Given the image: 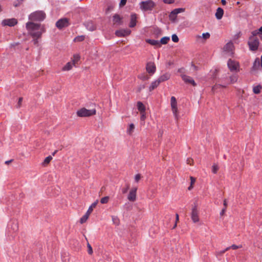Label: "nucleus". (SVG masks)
Segmentation results:
<instances>
[{
	"label": "nucleus",
	"mask_w": 262,
	"mask_h": 262,
	"mask_svg": "<svg viewBox=\"0 0 262 262\" xmlns=\"http://www.w3.org/2000/svg\"><path fill=\"white\" fill-rule=\"evenodd\" d=\"M210 33L208 32H206V33H203L202 34V37L204 39H207L210 37Z\"/></svg>",
	"instance_id": "47"
},
{
	"label": "nucleus",
	"mask_w": 262,
	"mask_h": 262,
	"mask_svg": "<svg viewBox=\"0 0 262 262\" xmlns=\"http://www.w3.org/2000/svg\"><path fill=\"white\" fill-rule=\"evenodd\" d=\"M46 28L44 25H41V27L38 31H36V32H40L41 33V36H42V34L43 33H45L46 32Z\"/></svg>",
	"instance_id": "42"
},
{
	"label": "nucleus",
	"mask_w": 262,
	"mask_h": 262,
	"mask_svg": "<svg viewBox=\"0 0 262 262\" xmlns=\"http://www.w3.org/2000/svg\"><path fill=\"white\" fill-rule=\"evenodd\" d=\"M171 110L176 119L179 118V111L177 107V101L175 97L172 96L170 99Z\"/></svg>",
	"instance_id": "9"
},
{
	"label": "nucleus",
	"mask_w": 262,
	"mask_h": 262,
	"mask_svg": "<svg viewBox=\"0 0 262 262\" xmlns=\"http://www.w3.org/2000/svg\"><path fill=\"white\" fill-rule=\"evenodd\" d=\"M234 49V46L233 45V43L230 41L228 42H227L224 47L223 49L224 51L227 52H230V55L232 57H233V55L234 54V52L233 51V49Z\"/></svg>",
	"instance_id": "14"
},
{
	"label": "nucleus",
	"mask_w": 262,
	"mask_h": 262,
	"mask_svg": "<svg viewBox=\"0 0 262 262\" xmlns=\"http://www.w3.org/2000/svg\"><path fill=\"white\" fill-rule=\"evenodd\" d=\"M230 249V248H226V249H225L224 250H221L220 251H219L218 252L219 254L220 255H222L224 253H225L226 251H228V250Z\"/></svg>",
	"instance_id": "58"
},
{
	"label": "nucleus",
	"mask_w": 262,
	"mask_h": 262,
	"mask_svg": "<svg viewBox=\"0 0 262 262\" xmlns=\"http://www.w3.org/2000/svg\"><path fill=\"white\" fill-rule=\"evenodd\" d=\"M251 34H252V35L249 37V40H250L255 38L254 36L257 35L258 34H259V33H258V30H255V31H252Z\"/></svg>",
	"instance_id": "40"
},
{
	"label": "nucleus",
	"mask_w": 262,
	"mask_h": 262,
	"mask_svg": "<svg viewBox=\"0 0 262 262\" xmlns=\"http://www.w3.org/2000/svg\"><path fill=\"white\" fill-rule=\"evenodd\" d=\"M238 77V75L236 74L232 75L230 77V82L231 83H234L236 82L237 81Z\"/></svg>",
	"instance_id": "37"
},
{
	"label": "nucleus",
	"mask_w": 262,
	"mask_h": 262,
	"mask_svg": "<svg viewBox=\"0 0 262 262\" xmlns=\"http://www.w3.org/2000/svg\"><path fill=\"white\" fill-rule=\"evenodd\" d=\"M171 39L172 41H173L174 42H178L179 41V38L176 34H173L172 35Z\"/></svg>",
	"instance_id": "43"
},
{
	"label": "nucleus",
	"mask_w": 262,
	"mask_h": 262,
	"mask_svg": "<svg viewBox=\"0 0 262 262\" xmlns=\"http://www.w3.org/2000/svg\"><path fill=\"white\" fill-rule=\"evenodd\" d=\"M33 39L32 40L34 45H38V39L40 38L41 33L40 32L31 33L30 35Z\"/></svg>",
	"instance_id": "18"
},
{
	"label": "nucleus",
	"mask_w": 262,
	"mask_h": 262,
	"mask_svg": "<svg viewBox=\"0 0 262 262\" xmlns=\"http://www.w3.org/2000/svg\"><path fill=\"white\" fill-rule=\"evenodd\" d=\"M174 64V62L173 61H169L168 62H167V64H166V67L168 68V67H169L171 66H173Z\"/></svg>",
	"instance_id": "62"
},
{
	"label": "nucleus",
	"mask_w": 262,
	"mask_h": 262,
	"mask_svg": "<svg viewBox=\"0 0 262 262\" xmlns=\"http://www.w3.org/2000/svg\"><path fill=\"white\" fill-rule=\"evenodd\" d=\"M137 14L136 13H132L130 15V19L129 24V27L130 28H134L137 25Z\"/></svg>",
	"instance_id": "20"
},
{
	"label": "nucleus",
	"mask_w": 262,
	"mask_h": 262,
	"mask_svg": "<svg viewBox=\"0 0 262 262\" xmlns=\"http://www.w3.org/2000/svg\"><path fill=\"white\" fill-rule=\"evenodd\" d=\"M137 190V187L133 188L130 190L127 196V199L129 201L134 202L136 200Z\"/></svg>",
	"instance_id": "16"
},
{
	"label": "nucleus",
	"mask_w": 262,
	"mask_h": 262,
	"mask_svg": "<svg viewBox=\"0 0 262 262\" xmlns=\"http://www.w3.org/2000/svg\"><path fill=\"white\" fill-rule=\"evenodd\" d=\"M170 40V37L168 36H164L161 38L159 40V43L160 45V47H161L162 45H166L168 41Z\"/></svg>",
	"instance_id": "28"
},
{
	"label": "nucleus",
	"mask_w": 262,
	"mask_h": 262,
	"mask_svg": "<svg viewBox=\"0 0 262 262\" xmlns=\"http://www.w3.org/2000/svg\"><path fill=\"white\" fill-rule=\"evenodd\" d=\"M193 160L192 159L188 158L187 160V163L190 165H193Z\"/></svg>",
	"instance_id": "60"
},
{
	"label": "nucleus",
	"mask_w": 262,
	"mask_h": 262,
	"mask_svg": "<svg viewBox=\"0 0 262 262\" xmlns=\"http://www.w3.org/2000/svg\"><path fill=\"white\" fill-rule=\"evenodd\" d=\"M224 13V10L223 8H222L221 7L217 8L216 10L215 14L216 18L217 20L221 19L223 16Z\"/></svg>",
	"instance_id": "21"
},
{
	"label": "nucleus",
	"mask_w": 262,
	"mask_h": 262,
	"mask_svg": "<svg viewBox=\"0 0 262 262\" xmlns=\"http://www.w3.org/2000/svg\"><path fill=\"white\" fill-rule=\"evenodd\" d=\"M137 107L140 113H144L145 112V106L142 102L138 101L137 103Z\"/></svg>",
	"instance_id": "25"
},
{
	"label": "nucleus",
	"mask_w": 262,
	"mask_h": 262,
	"mask_svg": "<svg viewBox=\"0 0 262 262\" xmlns=\"http://www.w3.org/2000/svg\"><path fill=\"white\" fill-rule=\"evenodd\" d=\"M28 18L31 21L41 22L45 19L46 14L43 11L37 10L31 13Z\"/></svg>",
	"instance_id": "2"
},
{
	"label": "nucleus",
	"mask_w": 262,
	"mask_h": 262,
	"mask_svg": "<svg viewBox=\"0 0 262 262\" xmlns=\"http://www.w3.org/2000/svg\"><path fill=\"white\" fill-rule=\"evenodd\" d=\"M23 97H19L18 98V102H17V107H20L21 105V102H22V101H23Z\"/></svg>",
	"instance_id": "56"
},
{
	"label": "nucleus",
	"mask_w": 262,
	"mask_h": 262,
	"mask_svg": "<svg viewBox=\"0 0 262 262\" xmlns=\"http://www.w3.org/2000/svg\"><path fill=\"white\" fill-rule=\"evenodd\" d=\"M191 218L194 223H196L199 221V211L198 210V204L196 201H195L192 204Z\"/></svg>",
	"instance_id": "7"
},
{
	"label": "nucleus",
	"mask_w": 262,
	"mask_h": 262,
	"mask_svg": "<svg viewBox=\"0 0 262 262\" xmlns=\"http://www.w3.org/2000/svg\"><path fill=\"white\" fill-rule=\"evenodd\" d=\"M146 43L150 44L151 46H157L158 47H161L159 43V40L151 39H146L145 40Z\"/></svg>",
	"instance_id": "24"
},
{
	"label": "nucleus",
	"mask_w": 262,
	"mask_h": 262,
	"mask_svg": "<svg viewBox=\"0 0 262 262\" xmlns=\"http://www.w3.org/2000/svg\"><path fill=\"white\" fill-rule=\"evenodd\" d=\"M76 114L79 117H89L95 115L96 110L95 108L88 110L85 107H82L77 111Z\"/></svg>",
	"instance_id": "3"
},
{
	"label": "nucleus",
	"mask_w": 262,
	"mask_h": 262,
	"mask_svg": "<svg viewBox=\"0 0 262 262\" xmlns=\"http://www.w3.org/2000/svg\"><path fill=\"white\" fill-rule=\"evenodd\" d=\"M173 10L174 11V12H176V14H178L179 13L184 12L185 9L183 8H179L174 9H173Z\"/></svg>",
	"instance_id": "44"
},
{
	"label": "nucleus",
	"mask_w": 262,
	"mask_h": 262,
	"mask_svg": "<svg viewBox=\"0 0 262 262\" xmlns=\"http://www.w3.org/2000/svg\"><path fill=\"white\" fill-rule=\"evenodd\" d=\"M88 252L89 254L92 255L93 253V248L89 243L87 244Z\"/></svg>",
	"instance_id": "45"
},
{
	"label": "nucleus",
	"mask_w": 262,
	"mask_h": 262,
	"mask_svg": "<svg viewBox=\"0 0 262 262\" xmlns=\"http://www.w3.org/2000/svg\"><path fill=\"white\" fill-rule=\"evenodd\" d=\"M69 19L67 17H63L58 20L55 24L56 27L59 30L68 27L70 25Z\"/></svg>",
	"instance_id": "8"
},
{
	"label": "nucleus",
	"mask_w": 262,
	"mask_h": 262,
	"mask_svg": "<svg viewBox=\"0 0 262 262\" xmlns=\"http://www.w3.org/2000/svg\"><path fill=\"white\" fill-rule=\"evenodd\" d=\"M219 169V167H218V166L216 165H213V166H212V172L213 173H217V171Z\"/></svg>",
	"instance_id": "48"
},
{
	"label": "nucleus",
	"mask_w": 262,
	"mask_h": 262,
	"mask_svg": "<svg viewBox=\"0 0 262 262\" xmlns=\"http://www.w3.org/2000/svg\"><path fill=\"white\" fill-rule=\"evenodd\" d=\"M141 178V175L140 173H138L135 176V181L136 183H138Z\"/></svg>",
	"instance_id": "51"
},
{
	"label": "nucleus",
	"mask_w": 262,
	"mask_h": 262,
	"mask_svg": "<svg viewBox=\"0 0 262 262\" xmlns=\"http://www.w3.org/2000/svg\"><path fill=\"white\" fill-rule=\"evenodd\" d=\"M52 159H53V158H52V156H49L47 157L42 162V163L41 164L42 166H46L48 164L50 163V162L52 160Z\"/></svg>",
	"instance_id": "32"
},
{
	"label": "nucleus",
	"mask_w": 262,
	"mask_h": 262,
	"mask_svg": "<svg viewBox=\"0 0 262 262\" xmlns=\"http://www.w3.org/2000/svg\"><path fill=\"white\" fill-rule=\"evenodd\" d=\"M18 21L16 18L5 19L2 21V25L4 26H8L9 27H13L17 24Z\"/></svg>",
	"instance_id": "15"
},
{
	"label": "nucleus",
	"mask_w": 262,
	"mask_h": 262,
	"mask_svg": "<svg viewBox=\"0 0 262 262\" xmlns=\"http://www.w3.org/2000/svg\"><path fill=\"white\" fill-rule=\"evenodd\" d=\"M112 220L114 224L116 225H118L119 223V220L117 217H115L114 216H112Z\"/></svg>",
	"instance_id": "52"
},
{
	"label": "nucleus",
	"mask_w": 262,
	"mask_h": 262,
	"mask_svg": "<svg viewBox=\"0 0 262 262\" xmlns=\"http://www.w3.org/2000/svg\"><path fill=\"white\" fill-rule=\"evenodd\" d=\"M258 33H259V34L260 35V38L261 39H262V26L260 27L258 29Z\"/></svg>",
	"instance_id": "64"
},
{
	"label": "nucleus",
	"mask_w": 262,
	"mask_h": 262,
	"mask_svg": "<svg viewBox=\"0 0 262 262\" xmlns=\"http://www.w3.org/2000/svg\"><path fill=\"white\" fill-rule=\"evenodd\" d=\"M129 188V185H127V186L126 188H123L122 189V192L123 193H125L127 192L128 189Z\"/></svg>",
	"instance_id": "59"
},
{
	"label": "nucleus",
	"mask_w": 262,
	"mask_h": 262,
	"mask_svg": "<svg viewBox=\"0 0 262 262\" xmlns=\"http://www.w3.org/2000/svg\"><path fill=\"white\" fill-rule=\"evenodd\" d=\"M85 28L90 31H94L96 29V26L91 20L85 21L84 23Z\"/></svg>",
	"instance_id": "17"
},
{
	"label": "nucleus",
	"mask_w": 262,
	"mask_h": 262,
	"mask_svg": "<svg viewBox=\"0 0 262 262\" xmlns=\"http://www.w3.org/2000/svg\"><path fill=\"white\" fill-rule=\"evenodd\" d=\"M152 33L155 35V37L158 38L162 34V30L157 26L154 27Z\"/></svg>",
	"instance_id": "23"
},
{
	"label": "nucleus",
	"mask_w": 262,
	"mask_h": 262,
	"mask_svg": "<svg viewBox=\"0 0 262 262\" xmlns=\"http://www.w3.org/2000/svg\"><path fill=\"white\" fill-rule=\"evenodd\" d=\"M85 39V36L84 35H78L75 37L73 41L74 42H81L83 41Z\"/></svg>",
	"instance_id": "36"
},
{
	"label": "nucleus",
	"mask_w": 262,
	"mask_h": 262,
	"mask_svg": "<svg viewBox=\"0 0 262 262\" xmlns=\"http://www.w3.org/2000/svg\"><path fill=\"white\" fill-rule=\"evenodd\" d=\"M73 65H74L73 64V63H71L70 62H68L62 68V70L63 71H69V70H70L72 68Z\"/></svg>",
	"instance_id": "34"
},
{
	"label": "nucleus",
	"mask_w": 262,
	"mask_h": 262,
	"mask_svg": "<svg viewBox=\"0 0 262 262\" xmlns=\"http://www.w3.org/2000/svg\"><path fill=\"white\" fill-rule=\"evenodd\" d=\"M138 78L142 80L146 81L149 79V77L145 74H141L138 76Z\"/></svg>",
	"instance_id": "38"
},
{
	"label": "nucleus",
	"mask_w": 262,
	"mask_h": 262,
	"mask_svg": "<svg viewBox=\"0 0 262 262\" xmlns=\"http://www.w3.org/2000/svg\"><path fill=\"white\" fill-rule=\"evenodd\" d=\"M90 214H89V213H88L86 212L85 213V214L84 215H83L82 216V217L80 218V223L81 224H83L84 223H85L87 221V220L88 219Z\"/></svg>",
	"instance_id": "35"
},
{
	"label": "nucleus",
	"mask_w": 262,
	"mask_h": 262,
	"mask_svg": "<svg viewBox=\"0 0 262 262\" xmlns=\"http://www.w3.org/2000/svg\"><path fill=\"white\" fill-rule=\"evenodd\" d=\"M24 1V0H16L13 3V6L15 7H17L19 6L23 3Z\"/></svg>",
	"instance_id": "41"
},
{
	"label": "nucleus",
	"mask_w": 262,
	"mask_h": 262,
	"mask_svg": "<svg viewBox=\"0 0 262 262\" xmlns=\"http://www.w3.org/2000/svg\"><path fill=\"white\" fill-rule=\"evenodd\" d=\"M191 67H192L193 68L194 71H198L199 70V67L195 66V64L193 63V62H191Z\"/></svg>",
	"instance_id": "63"
},
{
	"label": "nucleus",
	"mask_w": 262,
	"mask_h": 262,
	"mask_svg": "<svg viewBox=\"0 0 262 262\" xmlns=\"http://www.w3.org/2000/svg\"><path fill=\"white\" fill-rule=\"evenodd\" d=\"M135 128V126L134 124L130 123L127 129V130H126L127 134L129 135H131L133 134V133L134 132Z\"/></svg>",
	"instance_id": "31"
},
{
	"label": "nucleus",
	"mask_w": 262,
	"mask_h": 262,
	"mask_svg": "<svg viewBox=\"0 0 262 262\" xmlns=\"http://www.w3.org/2000/svg\"><path fill=\"white\" fill-rule=\"evenodd\" d=\"M109 199L110 198L108 196L103 197L100 200V203L103 204H106L108 202Z\"/></svg>",
	"instance_id": "39"
},
{
	"label": "nucleus",
	"mask_w": 262,
	"mask_h": 262,
	"mask_svg": "<svg viewBox=\"0 0 262 262\" xmlns=\"http://www.w3.org/2000/svg\"><path fill=\"white\" fill-rule=\"evenodd\" d=\"M145 84H141L139 86L138 88V90H137V92H140L141 91L144 89H145Z\"/></svg>",
	"instance_id": "57"
},
{
	"label": "nucleus",
	"mask_w": 262,
	"mask_h": 262,
	"mask_svg": "<svg viewBox=\"0 0 262 262\" xmlns=\"http://www.w3.org/2000/svg\"><path fill=\"white\" fill-rule=\"evenodd\" d=\"M131 33V31L129 29H120L115 31V34L119 37H124L129 35Z\"/></svg>",
	"instance_id": "12"
},
{
	"label": "nucleus",
	"mask_w": 262,
	"mask_h": 262,
	"mask_svg": "<svg viewBox=\"0 0 262 262\" xmlns=\"http://www.w3.org/2000/svg\"><path fill=\"white\" fill-rule=\"evenodd\" d=\"M98 203V200H96L94 203H93L89 207L88 210H87V212L89 213V214H91L93 210V209L94 208L96 207V206H97V204Z\"/></svg>",
	"instance_id": "30"
},
{
	"label": "nucleus",
	"mask_w": 262,
	"mask_h": 262,
	"mask_svg": "<svg viewBox=\"0 0 262 262\" xmlns=\"http://www.w3.org/2000/svg\"><path fill=\"white\" fill-rule=\"evenodd\" d=\"M140 8L143 11H151L156 6V4L152 0L142 1L139 3Z\"/></svg>",
	"instance_id": "5"
},
{
	"label": "nucleus",
	"mask_w": 262,
	"mask_h": 262,
	"mask_svg": "<svg viewBox=\"0 0 262 262\" xmlns=\"http://www.w3.org/2000/svg\"><path fill=\"white\" fill-rule=\"evenodd\" d=\"M181 77L182 80L185 82L186 84H191L193 86H195L196 85V83L194 80V79L189 76H187L185 74H181Z\"/></svg>",
	"instance_id": "13"
},
{
	"label": "nucleus",
	"mask_w": 262,
	"mask_h": 262,
	"mask_svg": "<svg viewBox=\"0 0 262 262\" xmlns=\"http://www.w3.org/2000/svg\"><path fill=\"white\" fill-rule=\"evenodd\" d=\"M170 74L168 73H166L163 74L162 75H161L158 78V80L159 81L160 83H161L162 82H164L165 81L168 80V79H170Z\"/></svg>",
	"instance_id": "22"
},
{
	"label": "nucleus",
	"mask_w": 262,
	"mask_h": 262,
	"mask_svg": "<svg viewBox=\"0 0 262 262\" xmlns=\"http://www.w3.org/2000/svg\"><path fill=\"white\" fill-rule=\"evenodd\" d=\"M146 70L150 75H152L156 71V66L154 62H148L146 66Z\"/></svg>",
	"instance_id": "11"
},
{
	"label": "nucleus",
	"mask_w": 262,
	"mask_h": 262,
	"mask_svg": "<svg viewBox=\"0 0 262 262\" xmlns=\"http://www.w3.org/2000/svg\"><path fill=\"white\" fill-rule=\"evenodd\" d=\"M175 0H163V2L165 4H172L174 3Z\"/></svg>",
	"instance_id": "54"
},
{
	"label": "nucleus",
	"mask_w": 262,
	"mask_h": 262,
	"mask_svg": "<svg viewBox=\"0 0 262 262\" xmlns=\"http://www.w3.org/2000/svg\"><path fill=\"white\" fill-rule=\"evenodd\" d=\"M159 81L158 80V79L155 80L154 81H152L149 86V91L150 92L153 91L154 89L157 88L158 85L160 84Z\"/></svg>",
	"instance_id": "26"
},
{
	"label": "nucleus",
	"mask_w": 262,
	"mask_h": 262,
	"mask_svg": "<svg viewBox=\"0 0 262 262\" xmlns=\"http://www.w3.org/2000/svg\"><path fill=\"white\" fill-rule=\"evenodd\" d=\"M18 230V223L16 220H11L8 224L7 232L8 236L14 237Z\"/></svg>",
	"instance_id": "1"
},
{
	"label": "nucleus",
	"mask_w": 262,
	"mask_h": 262,
	"mask_svg": "<svg viewBox=\"0 0 262 262\" xmlns=\"http://www.w3.org/2000/svg\"><path fill=\"white\" fill-rule=\"evenodd\" d=\"M261 89L262 86L260 84L254 86L253 88V92L255 94H259L260 93Z\"/></svg>",
	"instance_id": "33"
},
{
	"label": "nucleus",
	"mask_w": 262,
	"mask_h": 262,
	"mask_svg": "<svg viewBox=\"0 0 262 262\" xmlns=\"http://www.w3.org/2000/svg\"><path fill=\"white\" fill-rule=\"evenodd\" d=\"M113 21L114 24H117L119 25H122L123 23V17L118 14H115L113 16Z\"/></svg>",
	"instance_id": "19"
},
{
	"label": "nucleus",
	"mask_w": 262,
	"mask_h": 262,
	"mask_svg": "<svg viewBox=\"0 0 262 262\" xmlns=\"http://www.w3.org/2000/svg\"><path fill=\"white\" fill-rule=\"evenodd\" d=\"M227 67L231 72H239L240 64L239 62L231 58L229 59L227 61Z\"/></svg>",
	"instance_id": "6"
},
{
	"label": "nucleus",
	"mask_w": 262,
	"mask_h": 262,
	"mask_svg": "<svg viewBox=\"0 0 262 262\" xmlns=\"http://www.w3.org/2000/svg\"><path fill=\"white\" fill-rule=\"evenodd\" d=\"M260 61L258 58H256L255 61L253 63V66L251 69V71H254L257 70L258 66H259Z\"/></svg>",
	"instance_id": "27"
},
{
	"label": "nucleus",
	"mask_w": 262,
	"mask_h": 262,
	"mask_svg": "<svg viewBox=\"0 0 262 262\" xmlns=\"http://www.w3.org/2000/svg\"><path fill=\"white\" fill-rule=\"evenodd\" d=\"M177 15L178 14H176V12H174V11L173 10H172L169 15V19L171 21L174 22L177 19Z\"/></svg>",
	"instance_id": "29"
},
{
	"label": "nucleus",
	"mask_w": 262,
	"mask_h": 262,
	"mask_svg": "<svg viewBox=\"0 0 262 262\" xmlns=\"http://www.w3.org/2000/svg\"><path fill=\"white\" fill-rule=\"evenodd\" d=\"M41 27L40 24L35 23L34 21H30L26 24V28L28 32L29 35H31V33H36L39 30Z\"/></svg>",
	"instance_id": "4"
},
{
	"label": "nucleus",
	"mask_w": 262,
	"mask_h": 262,
	"mask_svg": "<svg viewBox=\"0 0 262 262\" xmlns=\"http://www.w3.org/2000/svg\"><path fill=\"white\" fill-rule=\"evenodd\" d=\"M242 245L237 246L236 245L233 244V245H231V246L228 247V248H230V249H232L233 250H236L237 249L242 248Z\"/></svg>",
	"instance_id": "50"
},
{
	"label": "nucleus",
	"mask_w": 262,
	"mask_h": 262,
	"mask_svg": "<svg viewBox=\"0 0 262 262\" xmlns=\"http://www.w3.org/2000/svg\"><path fill=\"white\" fill-rule=\"evenodd\" d=\"M126 2L127 0H120V2L119 4V7L121 8L124 7L126 5Z\"/></svg>",
	"instance_id": "49"
},
{
	"label": "nucleus",
	"mask_w": 262,
	"mask_h": 262,
	"mask_svg": "<svg viewBox=\"0 0 262 262\" xmlns=\"http://www.w3.org/2000/svg\"><path fill=\"white\" fill-rule=\"evenodd\" d=\"M114 8V6L112 5H110L107 6V8L106 9V13L109 12L110 11L113 10Z\"/></svg>",
	"instance_id": "55"
},
{
	"label": "nucleus",
	"mask_w": 262,
	"mask_h": 262,
	"mask_svg": "<svg viewBox=\"0 0 262 262\" xmlns=\"http://www.w3.org/2000/svg\"><path fill=\"white\" fill-rule=\"evenodd\" d=\"M195 182V178L193 177H190V184L193 185Z\"/></svg>",
	"instance_id": "61"
},
{
	"label": "nucleus",
	"mask_w": 262,
	"mask_h": 262,
	"mask_svg": "<svg viewBox=\"0 0 262 262\" xmlns=\"http://www.w3.org/2000/svg\"><path fill=\"white\" fill-rule=\"evenodd\" d=\"M248 45L250 51L255 52L258 49L259 46V39L257 37H255V38L251 40H249Z\"/></svg>",
	"instance_id": "10"
},
{
	"label": "nucleus",
	"mask_w": 262,
	"mask_h": 262,
	"mask_svg": "<svg viewBox=\"0 0 262 262\" xmlns=\"http://www.w3.org/2000/svg\"><path fill=\"white\" fill-rule=\"evenodd\" d=\"M141 114V117H140V120L141 121H144L146 118L145 112L144 113H140Z\"/></svg>",
	"instance_id": "53"
},
{
	"label": "nucleus",
	"mask_w": 262,
	"mask_h": 262,
	"mask_svg": "<svg viewBox=\"0 0 262 262\" xmlns=\"http://www.w3.org/2000/svg\"><path fill=\"white\" fill-rule=\"evenodd\" d=\"M74 60H73V64H75L76 62H77L80 59V56L79 55L75 54L74 55Z\"/></svg>",
	"instance_id": "46"
}]
</instances>
